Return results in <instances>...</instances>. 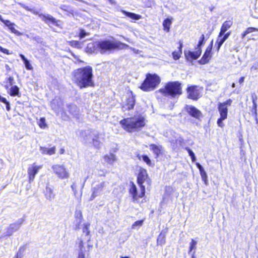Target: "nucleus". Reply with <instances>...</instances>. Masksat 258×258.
Returning <instances> with one entry per match:
<instances>
[{"label": "nucleus", "instance_id": "nucleus-1", "mask_svg": "<svg viewBox=\"0 0 258 258\" xmlns=\"http://www.w3.org/2000/svg\"><path fill=\"white\" fill-rule=\"evenodd\" d=\"M93 78V68L90 66L78 68L72 73V81L80 89L94 87Z\"/></svg>", "mask_w": 258, "mask_h": 258}, {"label": "nucleus", "instance_id": "nucleus-2", "mask_svg": "<svg viewBox=\"0 0 258 258\" xmlns=\"http://www.w3.org/2000/svg\"><path fill=\"white\" fill-rule=\"evenodd\" d=\"M156 98L159 99L161 97L174 98L178 97L182 94L181 83L178 81H169L164 86L155 91Z\"/></svg>", "mask_w": 258, "mask_h": 258}, {"label": "nucleus", "instance_id": "nucleus-3", "mask_svg": "<svg viewBox=\"0 0 258 258\" xmlns=\"http://www.w3.org/2000/svg\"><path fill=\"white\" fill-rule=\"evenodd\" d=\"M119 124L125 131L133 133L140 132L146 126V121L142 115H134L121 119Z\"/></svg>", "mask_w": 258, "mask_h": 258}, {"label": "nucleus", "instance_id": "nucleus-4", "mask_svg": "<svg viewBox=\"0 0 258 258\" xmlns=\"http://www.w3.org/2000/svg\"><path fill=\"white\" fill-rule=\"evenodd\" d=\"M161 82V77L156 73H147L145 78L139 86V88L145 92L155 90Z\"/></svg>", "mask_w": 258, "mask_h": 258}, {"label": "nucleus", "instance_id": "nucleus-5", "mask_svg": "<svg viewBox=\"0 0 258 258\" xmlns=\"http://www.w3.org/2000/svg\"><path fill=\"white\" fill-rule=\"evenodd\" d=\"M127 45L119 41H111L109 40L99 41L97 43L96 47L101 54L108 51L110 52L116 50L126 48Z\"/></svg>", "mask_w": 258, "mask_h": 258}, {"label": "nucleus", "instance_id": "nucleus-6", "mask_svg": "<svg viewBox=\"0 0 258 258\" xmlns=\"http://www.w3.org/2000/svg\"><path fill=\"white\" fill-rule=\"evenodd\" d=\"M232 100L228 99L224 102H219L217 104V109L220 114V117L217 121L219 127H223L224 125L223 121L226 119L228 117V107L231 105Z\"/></svg>", "mask_w": 258, "mask_h": 258}, {"label": "nucleus", "instance_id": "nucleus-7", "mask_svg": "<svg viewBox=\"0 0 258 258\" xmlns=\"http://www.w3.org/2000/svg\"><path fill=\"white\" fill-rule=\"evenodd\" d=\"M139 186L140 190H138L136 184L133 181L130 182L128 191L132 198V201L134 203H141L140 200L144 198L146 195V187Z\"/></svg>", "mask_w": 258, "mask_h": 258}, {"label": "nucleus", "instance_id": "nucleus-8", "mask_svg": "<svg viewBox=\"0 0 258 258\" xmlns=\"http://www.w3.org/2000/svg\"><path fill=\"white\" fill-rule=\"evenodd\" d=\"M20 5L26 11L31 12L34 15L38 16V17L41 18L42 20L44 21L45 23L48 25L49 24V23H51L57 27H61V21L59 20L56 19L55 18L53 17L50 15L39 13L38 11L33 10V9L29 8L28 6L24 4H20Z\"/></svg>", "mask_w": 258, "mask_h": 258}, {"label": "nucleus", "instance_id": "nucleus-9", "mask_svg": "<svg viewBox=\"0 0 258 258\" xmlns=\"http://www.w3.org/2000/svg\"><path fill=\"white\" fill-rule=\"evenodd\" d=\"M137 183L139 186L145 187L144 183L146 184L148 187H151L152 179L150 177L147 170L142 167H140L137 174Z\"/></svg>", "mask_w": 258, "mask_h": 258}, {"label": "nucleus", "instance_id": "nucleus-10", "mask_svg": "<svg viewBox=\"0 0 258 258\" xmlns=\"http://www.w3.org/2000/svg\"><path fill=\"white\" fill-rule=\"evenodd\" d=\"M51 169L53 173L60 179H68L70 176L68 169L63 164H53L51 166Z\"/></svg>", "mask_w": 258, "mask_h": 258}, {"label": "nucleus", "instance_id": "nucleus-11", "mask_svg": "<svg viewBox=\"0 0 258 258\" xmlns=\"http://www.w3.org/2000/svg\"><path fill=\"white\" fill-rule=\"evenodd\" d=\"M203 90V87L197 85H189L186 89L187 97L188 99L197 101L201 97V92Z\"/></svg>", "mask_w": 258, "mask_h": 258}, {"label": "nucleus", "instance_id": "nucleus-12", "mask_svg": "<svg viewBox=\"0 0 258 258\" xmlns=\"http://www.w3.org/2000/svg\"><path fill=\"white\" fill-rule=\"evenodd\" d=\"M136 103V95L132 91H130L125 101L121 105L120 107L123 111H130L134 108Z\"/></svg>", "mask_w": 258, "mask_h": 258}, {"label": "nucleus", "instance_id": "nucleus-13", "mask_svg": "<svg viewBox=\"0 0 258 258\" xmlns=\"http://www.w3.org/2000/svg\"><path fill=\"white\" fill-rule=\"evenodd\" d=\"M78 245L79 248V253L77 258H85V254L88 255L89 252L93 248V244L88 243L85 246V243L82 239H78Z\"/></svg>", "mask_w": 258, "mask_h": 258}, {"label": "nucleus", "instance_id": "nucleus-14", "mask_svg": "<svg viewBox=\"0 0 258 258\" xmlns=\"http://www.w3.org/2000/svg\"><path fill=\"white\" fill-rule=\"evenodd\" d=\"M42 167V165H38L35 163H33L28 167L27 175L29 183H31L34 180L36 175L38 174Z\"/></svg>", "mask_w": 258, "mask_h": 258}, {"label": "nucleus", "instance_id": "nucleus-15", "mask_svg": "<svg viewBox=\"0 0 258 258\" xmlns=\"http://www.w3.org/2000/svg\"><path fill=\"white\" fill-rule=\"evenodd\" d=\"M213 48V41L207 47L202 57L198 60V63L200 64H206L210 62L212 58V50Z\"/></svg>", "mask_w": 258, "mask_h": 258}, {"label": "nucleus", "instance_id": "nucleus-16", "mask_svg": "<svg viewBox=\"0 0 258 258\" xmlns=\"http://www.w3.org/2000/svg\"><path fill=\"white\" fill-rule=\"evenodd\" d=\"M184 109L188 115L196 119L201 120L203 116L202 112L194 106L186 105Z\"/></svg>", "mask_w": 258, "mask_h": 258}, {"label": "nucleus", "instance_id": "nucleus-17", "mask_svg": "<svg viewBox=\"0 0 258 258\" xmlns=\"http://www.w3.org/2000/svg\"><path fill=\"white\" fill-rule=\"evenodd\" d=\"M195 50V51L190 50L184 51L185 58L187 61L191 62L197 59L201 56L202 51V48H199L196 46Z\"/></svg>", "mask_w": 258, "mask_h": 258}, {"label": "nucleus", "instance_id": "nucleus-18", "mask_svg": "<svg viewBox=\"0 0 258 258\" xmlns=\"http://www.w3.org/2000/svg\"><path fill=\"white\" fill-rule=\"evenodd\" d=\"M150 150L152 152L155 158L157 159L164 154V149L162 145L155 144L149 145Z\"/></svg>", "mask_w": 258, "mask_h": 258}, {"label": "nucleus", "instance_id": "nucleus-19", "mask_svg": "<svg viewBox=\"0 0 258 258\" xmlns=\"http://www.w3.org/2000/svg\"><path fill=\"white\" fill-rule=\"evenodd\" d=\"M104 187V182H102L101 183L96 185L95 187H94L92 189V192L90 198V201H92L96 197L100 195L102 192Z\"/></svg>", "mask_w": 258, "mask_h": 258}, {"label": "nucleus", "instance_id": "nucleus-20", "mask_svg": "<svg viewBox=\"0 0 258 258\" xmlns=\"http://www.w3.org/2000/svg\"><path fill=\"white\" fill-rule=\"evenodd\" d=\"M168 232V228H166L165 229L162 230L157 238L156 243L157 245L162 246L166 242V234Z\"/></svg>", "mask_w": 258, "mask_h": 258}, {"label": "nucleus", "instance_id": "nucleus-21", "mask_svg": "<svg viewBox=\"0 0 258 258\" xmlns=\"http://www.w3.org/2000/svg\"><path fill=\"white\" fill-rule=\"evenodd\" d=\"M177 44L178 45V50H175L172 53V58L175 60H178L180 58L182 53V48L183 47V44L182 41H179Z\"/></svg>", "mask_w": 258, "mask_h": 258}, {"label": "nucleus", "instance_id": "nucleus-22", "mask_svg": "<svg viewBox=\"0 0 258 258\" xmlns=\"http://www.w3.org/2000/svg\"><path fill=\"white\" fill-rule=\"evenodd\" d=\"M257 98L256 97H252V106L251 108H250V112L251 115L254 117L255 120L257 121L258 120V114L257 111Z\"/></svg>", "mask_w": 258, "mask_h": 258}, {"label": "nucleus", "instance_id": "nucleus-23", "mask_svg": "<svg viewBox=\"0 0 258 258\" xmlns=\"http://www.w3.org/2000/svg\"><path fill=\"white\" fill-rule=\"evenodd\" d=\"M0 21L3 23L10 30V31L15 34L18 33V31L15 29V23L11 22L9 20H4L1 16H0Z\"/></svg>", "mask_w": 258, "mask_h": 258}, {"label": "nucleus", "instance_id": "nucleus-24", "mask_svg": "<svg viewBox=\"0 0 258 258\" xmlns=\"http://www.w3.org/2000/svg\"><path fill=\"white\" fill-rule=\"evenodd\" d=\"M196 166L199 170L200 175L201 176V178L202 180L204 181L205 185H208V176L206 171L204 170L202 166L199 163H196Z\"/></svg>", "mask_w": 258, "mask_h": 258}, {"label": "nucleus", "instance_id": "nucleus-25", "mask_svg": "<svg viewBox=\"0 0 258 258\" xmlns=\"http://www.w3.org/2000/svg\"><path fill=\"white\" fill-rule=\"evenodd\" d=\"M233 22L231 20L225 21L222 25L220 31V36L223 35L232 26Z\"/></svg>", "mask_w": 258, "mask_h": 258}, {"label": "nucleus", "instance_id": "nucleus-26", "mask_svg": "<svg viewBox=\"0 0 258 258\" xmlns=\"http://www.w3.org/2000/svg\"><path fill=\"white\" fill-rule=\"evenodd\" d=\"M40 150L43 155H52L55 153L56 147L55 146L51 148H47L45 147H40Z\"/></svg>", "mask_w": 258, "mask_h": 258}, {"label": "nucleus", "instance_id": "nucleus-27", "mask_svg": "<svg viewBox=\"0 0 258 258\" xmlns=\"http://www.w3.org/2000/svg\"><path fill=\"white\" fill-rule=\"evenodd\" d=\"M75 218L78 224L76 225L75 230L80 229V225L83 221V216L82 212L80 210H76L75 212Z\"/></svg>", "mask_w": 258, "mask_h": 258}, {"label": "nucleus", "instance_id": "nucleus-28", "mask_svg": "<svg viewBox=\"0 0 258 258\" xmlns=\"http://www.w3.org/2000/svg\"><path fill=\"white\" fill-rule=\"evenodd\" d=\"M121 12L126 17L134 20H138L142 18V16L140 15L136 14L132 12H127L124 10H121Z\"/></svg>", "mask_w": 258, "mask_h": 258}, {"label": "nucleus", "instance_id": "nucleus-29", "mask_svg": "<svg viewBox=\"0 0 258 258\" xmlns=\"http://www.w3.org/2000/svg\"><path fill=\"white\" fill-rule=\"evenodd\" d=\"M136 157L139 160L142 159V160L149 166H152L154 165V164H152L151 160L147 155L144 154L141 155L140 154H137L136 155Z\"/></svg>", "mask_w": 258, "mask_h": 258}, {"label": "nucleus", "instance_id": "nucleus-30", "mask_svg": "<svg viewBox=\"0 0 258 258\" xmlns=\"http://www.w3.org/2000/svg\"><path fill=\"white\" fill-rule=\"evenodd\" d=\"M222 36H220V33H219L217 38L216 39L215 47L216 48V50L217 52H218L220 49V48L223 43L225 41L222 38Z\"/></svg>", "mask_w": 258, "mask_h": 258}, {"label": "nucleus", "instance_id": "nucleus-31", "mask_svg": "<svg viewBox=\"0 0 258 258\" xmlns=\"http://www.w3.org/2000/svg\"><path fill=\"white\" fill-rule=\"evenodd\" d=\"M172 23V19L166 18L163 22V30L168 32L170 30V26Z\"/></svg>", "mask_w": 258, "mask_h": 258}, {"label": "nucleus", "instance_id": "nucleus-32", "mask_svg": "<svg viewBox=\"0 0 258 258\" xmlns=\"http://www.w3.org/2000/svg\"><path fill=\"white\" fill-rule=\"evenodd\" d=\"M103 158L104 160L109 164H112L116 160L115 155L112 153L105 155Z\"/></svg>", "mask_w": 258, "mask_h": 258}, {"label": "nucleus", "instance_id": "nucleus-33", "mask_svg": "<svg viewBox=\"0 0 258 258\" xmlns=\"http://www.w3.org/2000/svg\"><path fill=\"white\" fill-rule=\"evenodd\" d=\"M20 57L23 61L24 63L25 64V67L27 70H32L33 68L30 63V61L26 58L23 54H19Z\"/></svg>", "mask_w": 258, "mask_h": 258}, {"label": "nucleus", "instance_id": "nucleus-34", "mask_svg": "<svg viewBox=\"0 0 258 258\" xmlns=\"http://www.w3.org/2000/svg\"><path fill=\"white\" fill-rule=\"evenodd\" d=\"M257 31H258V28H257L252 27H248L241 34V37L242 38H244L247 34Z\"/></svg>", "mask_w": 258, "mask_h": 258}, {"label": "nucleus", "instance_id": "nucleus-35", "mask_svg": "<svg viewBox=\"0 0 258 258\" xmlns=\"http://www.w3.org/2000/svg\"><path fill=\"white\" fill-rule=\"evenodd\" d=\"M9 94L11 96H16L19 95V88L16 86L14 85L11 87L10 89Z\"/></svg>", "mask_w": 258, "mask_h": 258}, {"label": "nucleus", "instance_id": "nucleus-36", "mask_svg": "<svg viewBox=\"0 0 258 258\" xmlns=\"http://www.w3.org/2000/svg\"><path fill=\"white\" fill-rule=\"evenodd\" d=\"M82 42L77 40H71L68 44L72 47L80 49L82 48Z\"/></svg>", "mask_w": 258, "mask_h": 258}, {"label": "nucleus", "instance_id": "nucleus-37", "mask_svg": "<svg viewBox=\"0 0 258 258\" xmlns=\"http://www.w3.org/2000/svg\"><path fill=\"white\" fill-rule=\"evenodd\" d=\"M197 241L194 239H191L189 243V246L188 250V254H190L194 250V251H195V250L197 249Z\"/></svg>", "mask_w": 258, "mask_h": 258}, {"label": "nucleus", "instance_id": "nucleus-38", "mask_svg": "<svg viewBox=\"0 0 258 258\" xmlns=\"http://www.w3.org/2000/svg\"><path fill=\"white\" fill-rule=\"evenodd\" d=\"M37 124L41 129H44L48 126L46 122L45 118L44 117H41L39 119V121L37 122Z\"/></svg>", "mask_w": 258, "mask_h": 258}, {"label": "nucleus", "instance_id": "nucleus-39", "mask_svg": "<svg viewBox=\"0 0 258 258\" xmlns=\"http://www.w3.org/2000/svg\"><path fill=\"white\" fill-rule=\"evenodd\" d=\"M209 36H210V34L208 35L207 39H205V35L203 34H202L201 36L200 37V39H199V40L198 41V43L196 47H197L199 48H202L201 46L202 45H204V44L206 42V40L209 38Z\"/></svg>", "mask_w": 258, "mask_h": 258}, {"label": "nucleus", "instance_id": "nucleus-40", "mask_svg": "<svg viewBox=\"0 0 258 258\" xmlns=\"http://www.w3.org/2000/svg\"><path fill=\"white\" fill-rule=\"evenodd\" d=\"M14 79L13 77H9L6 79L5 83L6 85H5V88L6 89H8L10 86H13L12 85L14 84Z\"/></svg>", "mask_w": 258, "mask_h": 258}, {"label": "nucleus", "instance_id": "nucleus-41", "mask_svg": "<svg viewBox=\"0 0 258 258\" xmlns=\"http://www.w3.org/2000/svg\"><path fill=\"white\" fill-rule=\"evenodd\" d=\"M90 227V224L89 223H86L83 224L82 231L85 234L86 236L90 235V231L89 230Z\"/></svg>", "mask_w": 258, "mask_h": 258}, {"label": "nucleus", "instance_id": "nucleus-42", "mask_svg": "<svg viewBox=\"0 0 258 258\" xmlns=\"http://www.w3.org/2000/svg\"><path fill=\"white\" fill-rule=\"evenodd\" d=\"M89 35L90 33L89 32H87L84 29L81 28L79 29L78 36L80 39H82Z\"/></svg>", "mask_w": 258, "mask_h": 258}, {"label": "nucleus", "instance_id": "nucleus-43", "mask_svg": "<svg viewBox=\"0 0 258 258\" xmlns=\"http://www.w3.org/2000/svg\"><path fill=\"white\" fill-rule=\"evenodd\" d=\"M145 220V219H143L142 220L136 221L132 224V228L133 229H135L137 227H140L142 226L143 224V223H144Z\"/></svg>", "mask_w": 258, "mask_h": 258}, {"label": "nucleus", "instance_id": "nucleus-44", "mask_svg": "<svg viewBox=\"0 0 258 258\" xmlns=\"http://www.w3.org/2000/svg\"><path fill=\"white\" fill-rule=\"evenodd\" d=\"M0 102H3L6 104V109L8 111L10 110L11 107H10V105L9 101H8L7 100L5 97H2L1 95H0Z\"/></svg>", "mask_w": 258, "mask_h": 258}, {"label": "nucleus", "instance_id": "nucleus-45", "mask_svg": "<svg viewBox=\"0 0 258 258\" xmlns=\"http://www.w3.org/2000/svg\"><path fill=\"white\" fill-rule=\"evenodd\" d=\"M185 149L187 151L189 155L190 156L191 159V161L193 162H194L196 161V157H195L194 153L188 147H185Z\"/></svg>", "mask_w": 258, "mask_h": 258}, {"label": "nucleus", "instance_id": "nucleus-46", "mask_svg": "<svg viewBox=\"0 0 258 258\" xmlns=\"http://www.w3.org/2000/svg\"><path fill=\"white\" fill-rule=\"evenodd\" d=\"M72 56L76 59V60L74 62V63L75 64H85V63H86L84 61L79 59V57L77 55L72 54Z\"/></svg>", "mask_w": 258, "mask_h": 258}, {"label": "nucleus", "instance_id": "nucleus-47", "mask_svg": "<svg viewBox=\"0 0 258 258\" xmlns=\"http://www.w3.org/2000/svg\"><path fill=\"white\" fill-rule=\"evenodd\" d=\"M0 51L7 55H9L11 54L8 49H7V48H3L1 46H0Z\"/></svg>", "mask_w": 258, "mask_h": 258}, {"label": "nucleus", "instance_id": "nucleus-48", "mask_svg": "<svg viewBox=\"0 0 258 258\" xmlns=\"http://www.w3.org/2000/svg\"><path fill=\"white\" fill-rule=\"evenodd\" d=\"M231 31H229L227 33H225L223 36H222V38L225 40L226 41L228 38L229 37V36L231 35Z\"/></svg>", "mask_w": 258, "mask_h": 258}, {"label": "nucleus", "instance_id": "nucleus-49", "mask_svg": "<svg viewBox=\"0 0 258 258\" xmlns=\"http://www.w3.org/2000/svg\"><path fill=\"white\" fill-rule=\"evenodd\" d=\"M245 77H241L239 78L238 82L240 84H242L244 81Z\"/></svg>", "mask_w": 258, "mask_h": 258}, {"label": "nucleus", "instance_id": "nucleus-50", "mask_svg": "<svg viewBox=\"0 0 258 258\" xmlns=\"http://www.w3.org/2000/svg\"><path fill=\"white\" fill-rule=\"evenodd\" d=\"M64 150L63 148H61L60 150H59V153L60 154H64Z\"/></svg>", "mask_w": 258, "mask_h": 258}, {"label": "nucleus", "instance_id": "nucleus-51", "mask_svg": "<svg viewBox=\"0 0 258 258\" xmlns=\"http://www.w3.org/2000/svg\"><path fill=\"white\" fill-rule=\"evenodd\" d=\"M196 251H193L191 258H196L195 256Z\"/></svg>", "mask_w": 258, "mask_h": 258}, {"label": "nucleus", "instance_id": "nucleus-52", "mask_svg": "<svg viewBox=\"0 0 258 258\" xmlns=\"http://www.w3.org/2000/svg\"><path fill=\"white\" fill-rule=\"evenodd\" d=\"M120 258H130L128 256H121Z\"/></svg>", "mask_w": 258, "mask_h": 258}, {"label": "nucleus", "instance_id": "nucleus-53", "mask_svg": "<svg viewBox=\"0 0 258 258\" xmlns=\"http://www.w3.org/2000/svg\"><path fill=\"white\" fill-rule=\"evenodd\" d=\"M235 84H234V83H233V84H232V88H235Z\"/></svg>", "mask_w": 258, "mask_h": 258}, {"label": "nucleus", "instance_id": "nucleus-54", "mask_svg": "<svg viewBox=\"0 0 258 258\" xmlns=\"http://www.w3.org/2000/svg\"><path fill=\"white\" fill-rule=\"evenodd\" d=\"M90 44H92V45H93V44H92V43H90L88 45V46L87 47V49H89V45H90Z\"/></svg>", "mask_w": 258, "mask_h": 258}, {"label": "nucleus", "instance_id": "nucleus-55", "mask_svg": "<svg viewBox=\"0 0 258 258\" xmlns=\"http://www.w3.org/2000/svg\"><path fill=\"white\" fill-rule=\"evenodd\" d=\"M251 40H256V39H255V38H251Z\"/></svg>", "mask_w": 258, "mask_h": 258}, {"label": "nucleus", "instance_id": "nucleus-56", "mask_svg": "<svg viewBox=\"0 0 258 258\" xmlns=\"http://www.w3.org/2000/svg\"><path fill=\"white\" fill-rule=\"evenodd\" d=\"M16 258H18V254H16Z\"/></svg>", "mask_w": 258, "mask_h": 258}]
</instances>
